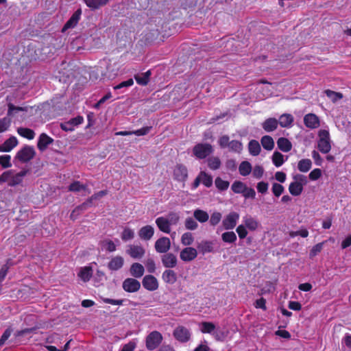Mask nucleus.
<instances>
[{
  "label": "nucleus",
  "instance_id": "f257e3e1",
  "mask_svg": "<svg viewBox=\"0 0 351 351\" xmlns=\"http://www.w3.org/2000/svg\"><path fill=\"white\" fill-rule=\"evenodd\" d=\"M317 149L322 154H328L331 150V139L328 130H319L317 134Z\"/></svg>",
  "mask_w": 351,
  "mask_h": 351
},
{
  "label": "nucleus",
  "instance_id": "f03ea898",
  "mask_svg": "<svg viewBox=\"0 0 351 351\" xmlns=\"http://www.w3.org/2000/svg\"><path fill=\"white\" fill-rule=\"evenodd\" d=\"M26 174V170H23L15 174L12 170L6 171L0 176V183L8 182L10 186H16L22 182Z\"/></svg>",
  "mask_w": 351,
  "mask_h": 351
},
{
  "label": "nucleus",
  "instance_id": "7ed1b4c3",
  "mask_svg": "<svg viewBox=\"0 0 351 351\" xmlns=\"http://www.w3.org/2000/svg\"><path fill=\"white\" fill-rule=\"evenodd\" d=\"M213 152V148L208 143H198L193 149V155L198 159H204Z\"/></svg>",
  "mask_w": 351,
  "mask_h": 351
},
{
  "label": "nucleus",
  "instance_id": "20e7f679",
  "mask_svg": "<svg viewBox=\"0 0 351 351\" xmlns=\"http://www.w3.org/2000/svg\"><path fill=\"white\" fill-rule=\"evenodd\" d=\"M296 181L291 182L289 186V193L293 196L300 195L303 191L302 183L306 182V177L303 175H297L294 177Z\"/></svg>",
  "mask_w": 351,
  "mask_h": 351
},
{
  "label": "nucleus",
  "instance_id": "39448f33",
  "mask_svg": "<svg viewBox=\"0 0 351 351\" xmlns=\"http://www.w3.org/2000/svg\"><path fill=\"white\" fill-rule=\"evenodd\" d=\"M162 340V335L158 331H153L146 338V348L148 350H154L160 345Z\"/></svg>",
  "mask_w": 351,
  "mask_h": 351
},
{
  "label": "nucleus",
  "instance_id": "423d86ee",
  "mask_svg": "<svg viewBox=\"0 0 351 351\" xmlns=\"http://www.w3.org/2000/svg\"><path fill=\"white\" fill-rule=\"evenodd\" d=\"M239 214L237 212L232 211L229 213L222 220L223 228L226 230L234 228L239 219Z\"/></svg>",
  "mask_w": 351,
  "mask_h": 351
},
{
  "label": "nucleus",
  "instance_id": "0eeeda50",
  "mask_svg": "<svg viewBox=\"0 0 351 351\" xmlns=\"http://www.w3.org/2000/svg\"><path fill=\"white\" fill-rule=\"evenodd\" d=\"M35 154L34 148L32 146L25 145L17 152L16 158L22 162H27L34 157Z\"/></svg>",
  "mask_w": 351,
  "mask_h": 351
},
{
  "label": "nucleus",
  "instance_id": "6e6552de",
  "mask_svg": "<svg viewBox=\"0 0 351 351\" xmlns=\"http://www.w3.org/2000/svg\"><path fill=\"white\" fill-rule=\"evenodd\" d=\"M190 330L182 326H178L173 331L174 337L180 342H187L191 338Z\"/></svg>",
  "mask_w": 351,
  "mask_h": 351
},
{
  "label": "nucleus",
  "instance_id": "1a4fd4ad",
  "mask_svg": "<svg viewBox=\"0 0 351 351\" xmlns=\"http://www.w3.org/2000/svg\"><path fill=\"white\" fill-rule=\"evenodd\" d=\"M122 287L126 292L134 293L140 289L141 283L133 278H128L123 282Z\"/></svg>",
  "mask_w": 351,
  "mask_h": 351
},
{
  "label": "nucleus",
  "instance_id": "9d476101",
  "mask_svg": "<svg viewBox=\"0 0 351 351\" xmlns=\"http://www.w3.org/2000/svg\"><path fill=\"white\" fill-rule=\"evenodd\" d=\"M126 253L132 258L141 259L145 254V249L138 245H130L128 246Z\"/></svg>",
  "mask_w": 351,
  "mask_h": 351
},
{
  "label": "nucleus",
  "instance_id": "9b49d317",
  "mask_svg": "<svg viewBox=\"0 0 351 351\" xmlns=\"http://www.w3.org/2000/svg\"><path fill=\"white\" fill-rule=\"evenodd\" d=\"M171 247V241L168 237H162L155 243V250L158 253H166Z\"/></svg>",
  "mask_w": 351,
  "mask_h": 351
},
{
  "label": "nucleus",
  "instance_id": "f8f14e48",
  "mask_svg": "<svg viewBox=\"0 0 351 351\" xmlns=\"http://www.w3.org/2000/svg\"><path fill=\"white\" fill-rule=\"evenodd\" d=\"M188 177V171L183 165H177L173 169V178L180 182H184Z\"/></svg>",
  "mask_w": 351,
  "mask_h": 351
},
{
  "label": "nucleus",
  "instance_id": "ddd939ff",
  "mask_svg": "<svg viewBox=\"0 0 351 351\" xmlns=\"http://www.w3.org/2000/svg\"><path fill=\"white\" fill-rule=\"evenodd\" d=\"M197 256V251L196 249L187 247L184 248L180 254L181 260L185 262H190L194 260Z\"/></svg>",
  "mask_w": 351,
  "mask_h": 351
},
{
  "label": "nucleus",
  "instance_id": "4468645a",
  "mask_svg": "<svg viewBox=\"0 0 351 351\" xmlns=\"http://www.w3.org/2000/svg\"><path fill=\"white\" fill-rule=\"evenodd\" d=\"M304 123L306 127L310 129H315L320 125L319 117L313 113H309L304 116Z\"/></svg>",
  "mask_w": 351,
  "mask_h": 351
},
{
  "label": "nucleus",
  "instance_id": "2eb2a0df",
  "mask_svg": "<svg viewBox=\"0 0 351 351\" xmlns=\"http://www.w3.org/2000/svg\"><path fill=\"white\" fill-rule=\"evenodd\" d=\"M143 286L149 291H155L158 287L157 279L152 275L145 276L142 281Z\"/></svg>",
  "mask_w": 351,
  "mask_h": 351
},
{
  "label": "nucleus",
  "instance_id": "dca6fc26",
  "mask_svg": "<svg viewBox=\"0 0 351 351\" xmlns=\"http://www.w3.org/2000/svg\"><path fill=\"white\" fill-rule=\"evenodd\" d=\"M243 225L250 231H255L260 226L258 221L250 215L243 217Z\"/></svg>",
  "mask_w": 351,
  "mask_h": 351
},
{
  "label": "nucleus",
  "instance_id": "f3484780",
  "mask_svg": "<svg viewBox=\"0 0 351 351\" xmlns=\"http://www.w3.org/2000/svg\"><path fill=\"white\" fill-rule=\"evenodd\" d=\"M138 236L142 240L149 241L150 240L154 234V228L150 226L147 225L142 227L138 230Z\"/></svg>",
  "mask_w": 351,
  "mask_h": 351
},
{
  "label": "nucleus",
  "instance_id": "a211bd4d",
  "mask_svg": "<svg viewBox=\"0 0 351 351\" xmlns=\"http://www.w3.org/2000/svg\"><path fill=\"white\" fill-rule=\"evenodd\" d=\"M81 14H82V11L80 9H78L77 10H76L73 14V15L69 19V20L64 25V27L62 28V32H64L68 29L75 27L80 19Z\"/></svg>",
  "mask_w": 351,
  "mask_h": 351
},
{
  "label": "nucleus",
  "instance_id": "6ab92c4d",
  "mask_svg": "<svg viewBox=\"0 0 351 351\" xmlns=\"http://www.w3.org/2000/svg\"><path fill=\"white\" fill-rule=\"evenodd\" d=\"M19 142L15 136H11L0 145V152H9L14 148Z\"/></svg>",
  "mask_w": 351,
  "mask_h": 351
},
{
  "label": "nucleus",
  "instance_id": "aec40b11",
  "mask_svg": "<svg viewBox=\"0 0 351 351\" xmlns=\"http://www.w3.org/2000/svg\"><path fill=\"white\" fill-rule=\"evenodd\" d=\"M53 140L49 137L45 133H43L40 135L38 141V148L40 151H45L47 146L53 143Z\"/></svg>",
  "mask_w": 351,
  "mask_h": 351
},
{
  "label": "nucleus",
  "instance_id": "412c9836",
  "mask_svg": "<svg viewBox=\"0 0 351 351\" xmlns=\"http://www.w3.org/2000/svg\"><path fill=\"white\" fill-rule=\"evenodd\" d=\"M162 263L165 267L173 268L177 265V258L172 253H167L162 256Z\"/></svg>",
  "mask_w": 351,
  "mask_h": 351
},
{
  "label": "nucleus",
  "instance_id": "4be33fe9",
  "mask_svg": "<svg viewBox=\"0 0 351 351\" xmlns=\"http://www.w3.org/2000/svg\"><path fill=\"white\" fill-rule=\"evenodd\" d=\"M123 258L121 256H116L109 261L108 267L111 271H117L123 267Z\"/></svg>",
  "mask_w": 351,
  "mask_h": 351
},
{
  "label": "nucleus",
  "instance_id": "5701e85b",
  "mask_svg": "<svg viewBox=\"0 0 351 351\" xmlns=\"http://www.w3.org/2000/svg\"><path fill=\"white\" fill-rule=\"evenodd\" d=\"M155 222L158 229L162 232L167 234L171 232V226L164 216L156 218Z\"/></svg>",
  "mask_w": 351,
  "mask_h": 351
},
{
  "label": "nucleus",
  "instance_id": "b1692460",
  "mask_svg": "<svg viewBox=\"0 0 351 351\" xmlns=\"http://www.w3.org/2000/svg\"><path fill=\"white\" fill-rule=\"evenodd\" d=\"M278 121L275 118H269L262 123V128L267 132H271L277 129Z\"/></svg>",
  "mask_w": 351,
  "mask_h": 351
},
{
  "label": "nucleus",
  "instance_id": "393cba45",
  "mask_svg": "<svg viewBox=\"0 0 351 351\" xmlns=\"http://www.w3.org/2000/svg\"><path fill=\"white\" fill-rule=\"evenodd\" d=\"M130 272L131 276L133 277L139 278L143 276L145 269L141 264L138 263H134L131 265Z\"/></svg>",
  "mask_w": 351,
  "mask_h": 351
},
{
  "label": "nucleus",
  "instance_id": "a878e982",
  "mask_svg": "<svg viewBox=\"0 0 351 351\" xmlns=\"http://www.w3.org/2000/svg\"><path fill=\"white\" fill-rule=\"evenodd\" d=\"M293 117L291 114H282L279 117L278 124L282 128H291L293 122Z\"/></svg>",
  "mask_w": 351,
  "mask_h": 351
},
{
  "label": "nucleus",
  "instance_id": "bb28decb",
  "mask_svg": "<svg viewBox=\"0 0 351 351\" xmlns=\"http://www.w3.org/2000/svg\"><path fill=\"white\" fill-rule=\"evenodd\" d=\"M277 145L278 149L283 152H288L292 149L291 143L285 137H280L278 139Z\"/></svg>",
  "mask_w": 351,
  "mask_h": 351
},
{
  "label": "nucleus",
  "instance_id": "cd10ccee",
  "mask_svg": "<svg viewBox=\"0 0 351 351\" xmlns=\"http://www.w3.org/2000/svg\"><path fill=\"white\" fill-rule=\"evenodd\" d=\"M193 217L199 223H205L209 219L208 213L202 209L197 208L193 211Z\"/></svg>",
  "mask_w": 351,
  "mask_h": 351
},
{
  "label": "nucleus",
  "instance_id": "c85d7f7f",
  "mask_svg": "<svg viewBox=\"0 0 351 351\" xmlns=\"http://www.w3.org/2000/svg\"><path fill=\"white\" fill-rule=\"evenodd\" d=\"M162 280L168 284L173 285L177 280V276L174 271L171 269L165 270L162 275Z\"/></svg>",
  "mask_w": 351,
  "mask_h": 351
},
{
  "label": "nucleus",
  "instance_id": "c756f323",
  "mask_svg": "<svg viewBox=\"0 0 351 351\" xmlns=\"http://www.w3.org/2000/svg\"><path fill=\"white\" fill-rule=\"evenodd\" d=\"M92 205V199H88L86 202L82 204L81 205L76 207L71 213L70 217L71 219L75 220L76 219V216L75 215V213L77 212V215H80L82 212L86 210L88 207L91 206Z\"/></svg>",
  "mask_w": 351,
  "mask_h": 351
},
{
  "label": "nucleus",
  "instance_id": "7c9ffc66",
  "mask_svg": "<svg viewBox=\"0 0 351 351\" xmlns=\"http://www.w3.org/2000/svg\"><path fill=\"white\" fill-rule=\"evenodd\" d=\"M151 75V71H147L144 73L138 74L134 75V79L136 82L141 86H145L149 81V77Z\"/></svg>",
  "mask_w": 351,
  "mask_h": 351
},
{
  "label": "nucleus",
  "instance_id": "2f4dec72",
  "mask_svg": "<svg viewBox=\"0 0 351 351\" xmlns=\"http://www.w3.org/2000/svg\"><path fill=\"white\" fill-rule=\"evenodd\" d=\"M93 275L92 269L89 267H84L80 269L78 276L84 281H88Z\"/></svg>",
  "mask_w": 351,
  "mask_h": 351
},
{
  "label": "nucleus",
  "instance_id": "473e14b6",
  "mask_svg": "<svg viewBox=\"0 0 351 351\" xmlns=\"http://www.w3.org/2000/svg\"><path fill=\"white\" fill-rule=\"evenodd\" d=\"M197 248L203 254L213 251V243L208 241H202L197 245Z\"/></svg>",
  "mask_w": 351,
  "mask_h": 351
},
{
  "label": "nucleus",
  "instance_id": "72a5a7b5",
  "mask_svg": "<svg viewBox=\"0 0 351 351\" xmlns=\"http://www.w3.org/2000/svg\"><path fill=\"white\" fill-rule=\"evenodd\" d=\"M221 239L224 243L232 244L237 239L236 234L232 231H227L221 234Z\"/></svg>",
  "mask_w": 351,
  "mask_h": 351
},
{
  "label": "nucleus",
  "instance_id": "f704fd0d",
  "mask_svg": "<svg viewBox=\"0 0 351 351\" xmlns=\"http://www.w3.org/2000/svg\"><path fill=\"white\" fill-rule=\"evenodd\" d=\"M261 145L264 149L267 150H271L274 147V141L273 138L268 135L263 136L261 140Z\"/></svg>",
  "mask_w": 351,
  "mask_h": 351
},
{
  "label": "nucleus",
  "instance_id": "c9c22d12",
  "mask_svg": "<svg viewBox=\"0 0 351 351\" xmlns=\"http://www.w3.org/2000/svg\"><path fill=\"white\" fill-rule=\"evenodd\" d=\"M108 0H84L86 5L93 9H98L101 6L106 5Z\"/></svg>",
  "mask_w": 351,
  "mask_h": 351
},
{
  "label": "nucleus",
  "instance_id": "e433bc0d",
  "mask_svg": "<svg viewBox=\"0 0 351 351\" xmlns=\"http://www.w3.org/2000/svg\"><path fill=\"white\" fill-rule=\"evenodd\" d=\"M18 134L29 140H32L35 137V132L27 128H19L17 129Z\"/></svg>",
  "mask_w": 351,
  "mask_h": 351
},
{
  "label": "nucleus",
  "instance_id": "4c0bfd02",
  "mask_svg": "<svg viewBox=\"0 0 351 351\" xmlns=\"http://www.w3.org/2000/svg\"><path fill=\"white\" fill-rule=\"evenodd\" d=\"M312 167V162L310 159H302L298 162V168L301 172L308 171Z\"/></svg>",
  "mask_w": 351,
  "mask_h": 351
},
{
  "label": "nucleus",
  "instance_id": "58836bf2",
  "mask_svg": "<svg viewBox=\"0 0 351 351\" xmlns=\"http://www.w3.org/2000/svg\"><path fill=\"white\" fill-rule=\"evenodd\" d=\"M249 152L252 156H257L261 152V145L256 140H252L248 145Z\"/></svg>",
  "mask_w": 351,
  "mask_h": 351
},
{
  "label": "nucleus",
  "instance_id": "ea45409f",
  "mask_svg": "<svg viewBox=\"0 0 351 351\" xmlns=\"http://www.w3.org/2000/svg\"><path fill=\"white\" fill-rule=\"evenodd\" d=\"M239 171L243 176H248L252 171L251 164L247 161H243L239 167Z\"/></svg>",
  "mask_w": 351,
  "mask_h": 351
},
{
  "label": "nucleus",
  "instance_id": "a19ab883",
  "mask_svg": "<svg viewBox=\"0 0 351 351\" xmlns=\"http://www.w3.org/2000/svg\"><path fill=\"white\" fill-rule=\"evenodd\" d=\"M202 183L206 187H210L213 184V177L205 171H201L199 173Z\"/></svg>",
  "mask_w": 351,
  "mask_h": 351
},
{
  "label": "nucleus",
  "instance_id": "79ce46f5",
  "mask_svg": "<svg viewBox=\"0 0 351 351\" xmlns=\"http://www.w3.org/2000/svg\"><path fill=\"white\" fill-rule=\"evenodd\" d=\"M215 329V326L212 322H204L200 324V330L202 333L212 334Z\"/></svg>",
  "mask_w": 351,
  "mask_h": 351
},
{
  "label": "nucleus",
  "instance_id": "37998d69",
  "mask_svg": "<svg viewBox=\"0 0 351 351\" xmlns=\"http://www.w3.org/2000/svg\"><path fill=\"white\" fill-rule=\"evenodd\" d=\"M164 217H166L171 226L177 225L180 221V215L176 212H170Z\"/></svg>",
  "mask_w": 351,
  "mask_h": 351
},
{
  "label": "nucleus",
  "instance_id": "c03bdc74",
  "mask_svg": "<svg viewBox=\"0 0 351 351\" xmlns=\"http://www.w3.org/2000/svg\"><path fill=\"white\" fill-rule=\"evenodd\" d=\"M246 186H247L243 182L237 180L232 183L231 189L235 193H242L246 190Z\"/></svg>",
  "mask_w": 351,
  "mask_h": 351
},
{
  "label": "nucleus",
  "instance_id": "a18cd8bd",
  "mask_svg": "<svg viewBox=\"0 0 351 351\" xmlns=\"http://www.w3.org/2000/svg\"><path fill=\"white\" fill-rule=\"evenodd\" d=\"M194 241L193 234L189 232H184L181 237V243L186 246L191 245Z\"/></svg>",
  "mask_w": 351,
  "mask_h": 351
},
{
  "label": "nucleus",
  "instance_id": "49530a36",
  "mask_svg": "<svg viewBox=\"0 0 351 351\" xmlns=\"http://www.w3.org/2000/svg\"><path fill=\"white\" fill-rule=\"evenodd\" d=\"M228 147L231 152L240 153L243 149V145L240 141L233 140L230 142Z\"/></svg>",
  "mask_w": 351,
  "mask_h": 351
},
{
  "label": "nucleus",
  "instance_id": "de8ad7c7",
  "mask_svg": "<svg viewBox=\"0 0 351 351\" xmlns=\"http://www.w3.org/2000/svg\"><path fill=\"white\" fill-rule=\"evenodd\" d=\"M272 162L276 167H279L284 163V156L278 152H274L272 156Z\"/></svg>",
  "mask_w": 351,
  "mask_h": 351
},
{
  "label": "nucleus",
  "instance_id": "09e8293b",
  "mask_svg": "<svg viewBox=\"0 0 351 351\" xmlns=\"http://www.w3.org/2000/svg\"><path fill=\"white\" fill-rule=\"evenodd\" d=\"M121 239L124 241L132 240L134 237V231L130 228H125L121 233Z\"/></svg>",
  "mask_w": 351,
  "mask_h": 351
},
{
  "label": "nucleus",
  "instance_id": "8fccbe9b",
  "mask_svg": "<svg viewBox=\"0 0 351 351\" xmlns=\"http://www.w3.org/2000/svg\"><path fill=\"white\" fill-rule=\"evenodd\" d=\"M101 245L102 248L105 249L106 251L110 252H112L116 250L115 243L110 239H106V240L102 241L101 242Z\"/></svg>",
  "mask_w": 351,
  "mask_h": 351
},
{
  "label": "nucleus",
  "instance_id": "3c124183",
  "mask_svg": "<svg viewBox=\"0 0 351 351\" xmlns=\"http://www.w3.org/2000/svg\"><path fill=\"white\" fill-rule=\"evenodd\" d=\"M222 215L218 211L213 212L209 219V223L212 226H216L221 220Z\"/></svg>",
  "mask_w": 351,
  "mask_h": 351
},
{
  "label": "nucleus",
  "instance_id": "603ef678",
  "mask_svg": "<svg viewBox=\"0 0 351 351\" xmlns=\"http://www.w3.org/2000/svg\"><path fill=\"white\" fill-rule=\"evenodd\" d=\"M195 219L192 217H187L184 221V226L186 229L189 230H195L198 228V223Z\"/></svg>",
  "mask_w": 351,
  "mask_h": 351
},
{
  "label": "nucleus",
  "instance_id": "864d4df0",
  "mask_svg": "<svg viewBox=\"0 0 351 351\" xmlns=\"http://www.w3.org/2000/svg\"><path fill=\"white\" fill-rule=\"evenodd\" d=\"M216 187L219 191H226L228 189L230 183L228 181L222 180L221 178L217 177L215 180Z\"/></svg>",
  "mask_w": 351,
  "mask_h": 351
},
{
  "label": "nucleus",
  "instance_id": "5fc2aeb1",
  "mask_svg": "<svg viewBox=\"0 0 351 351\" xmlns=\"http://www.w3.org/2000/svg\"><path fill=\"white\" fill-rule=\"evenodd\" d=\"M208 166L213 170H217L221 166V161L217 157L209 158L208 160Z\"/></svg>",
  "mask_w": 351,
  "mask_h": 351
},
{
  "label": "nucleus",
  "instance_id": "6e6d98bb",
  "mask_svg": "<svg viewBox=\"0 0 351 351\" xmlns=\"http://www.w3.org/2000/svg\"><path fill=\"white\" fill-rule=\"evenodd\" d=\"M325 93L326 96L331 99L332 102H336L337 101L341 99L343 97V95L340 93L335 92L330 90H325Z\"/></svg>",
  "mask_w": 351,
  "mask_h": 351
},
{
  "label": "nucleus",
  "instance_id": "4d7b16f0",
  "mask_svg": "<svg viewBox=\"0 0 351 351\" xmlns=\"http://www.w3.org/2000/svg\"><path fill=\"white\" fill-rule=\"evenodd\" d=\"M85 189L86 186L81 184L79 181L73 182L69 186V191L73 192H80Z\"/></svg>",
  "mask_w": 351,
  "mask_h": 351
},
{
  "label": "nucleus",
  "instance_id": "13d9d810",
  "mask_svg": "<svg viewBox=\"0 0 351 351\" xmlns=\"http://www.w3.org/2000/svg\"><path fill=\"white\" fill-rule=\"evenodd\" d=\"M11 125V119L8 117L0 119V133L8 130Z\"/></svg>",
  "mask_w": 351,
  "mask_h": 351
},
{
  "label": "nucleus",
  "instance_id": "bf43d9fd",
  "mask_svg": "<svg viewBox=\"0 0 351 351\" xmlns=\"http://www.w3.org/2000/svg\"><path fill=\"white\" fill-rule=\"evenodd\" d=\"M247 229V228L243 224L238 226L236 228V232L241 239H243L247 237L248 234Z\"/></svg>",
  "mask_w": 351,
  "mask_h": 351
},
{
  "label": "nucleus",
  "instance_id": "052dcab7",
  "mask_svg": "<svg viewBox=\"0 0 351 351\" xmlns=\"http://www.w3.org/2000/svg\"><path fill=\"white\" fill-rule=\"evenodd\" d=\"M10 160L11 156L10 155L0 156V165L3 168H8L12 166Z\"/></svg>",
  "mask_w": 351,
  "mask_h": 351
},
{
  "label": "nucleus",
  "instance_id": "680f3d73",
  "mask_svg": "<svg viewBox=\"0 0 351 351\" xmlns=\"http://www.w3.org/2000/svg\"><path fill=\"white\" fill-rule=\"evenodd\" d=\"M8 116H11L14 112L27 111V108L15 106L14 104H12L11 103L8 104Z\"/></svg>",
  "mask_w": 351,
  "mask_h": 351
},
{
  "label": "nucleus",
  "instance_id": "e2e57ef3",
  "mask_svg": "<svg viewBox=\"0 0 351 351\" xmlns=\"http://www.w3.org/2000/svg\"><path fill=\"white\" fill-rule=\"evenodd\" d=\"M284 190V186L278 183H274L272 185V192L276 197H279Z\"/></svg>",
  "mask_w": 351,
  "mask_h": 351
},
{
  "label": "nucleus",
  "instance_id": "0e129e2a",
  "mask_svg": "<svg viewBox=\"0 0 351 351\" xmlns=\"http://www.w3.org/2000/svg\"><path fill=\"white\" fill-rule=\"evenodd\" d=\"M324 245V242L319 243L314 245L311 250L310 251L309 256L311 258H313L317 254H318L322 250Z\"/></svg>",
  "mask_w": 351,
  "mask_h": 351
},
{
  "label": "nucleus",
  "instance_id": "69168bd1",
  "mask_svg": "<svg viewBox=\"0 0 351 351\" xmlns=\"http://www.w3.org/2000/svg\"><path fill=\"white\" fill-rule=\"evenodd\" d=\"M134 84V81L132 78L128 79L126 81L122 82L117 86H114V90H119L125 87L132 86Z\"/></svg>",
  "mask_w": 351,
  "mask_h": 351
},
{
  "label": "nucleus",
  "instance_id": "338daca9",
  "mask_svg": "<svg viewBox=\"0 0 351 351\" xmlns=\"http://www.w3.org/2000/svg\"><path fill=\"white\" fill-rule=\"evenodd\" d=\"M145 267L149 273H154L156 270L155 262L152 258H148L145 261Z\"/></svg>",
  "mask_w": 351,
  "mask_h": 351
},
{
  "label": "nucleus",
  "instance_id": "774afa93",
  "mask_svg": "<svg viewBox=\"0 0 351 351\" xmlns=\"http://www.w3.org/2000/svg\"><path fill=\"white\" fill-rule=\"evenodd\" d=\"M263 172H264V169L263 168L260 166V165H256L254 167V169H253V171H252V174H253V176L255 177L256 178H261L263 175Z\"/></svg>",
  "mask_w": 351,
  "mask_h": 351
}]
</instances>
